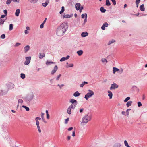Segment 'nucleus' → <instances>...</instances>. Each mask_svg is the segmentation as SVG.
<instances>
[{"label":"nucleus","instance_id":"nucleus-1","mask_svg":"<svg viewBox=\"0 0 147 147\" xmlns=\"http://www.w3.org/2000/svg\"><path fill=\"white\" fill-rule=\"evenodd\" d=\"M68 24L66 22L61 24L57 28L56 34L58 36H61L63 35L68 29Z\"/></svg>","mask_w":147,"mask_h":147},{"label":"nucleus","instance_id":"nucleus-2","mask_svg":"<svg viewBox=\"0 0 147 147\" xmlns=\"http://www.w3.org/2000/svg\"><path fill=\"white\" fill-rule=\"evenodd\" d=\"M91 118L92 116L90 114H88L85 115L82 118L81 122V125L83 126L86 125L91 120Z\"/></svg>","mask_w":147,"mask_h":147},{"label":"nucleus","instance_id":"nucleus-3","mask_svg":"<svg viewBox=\"0 0 147 147\" xmlns=\"http://www.w3.org/2000/svg\"><path fill=\"white\" fill-rule=\"evenodd\" d=\"M88 92L85 95L84 98L86 100H87L88 99L91 98L92 96L94 95V92L90 90H88Z\"/></svg>","mask_w":147,"mask_h":147},{"label":"nucleus","instance_id":"nucleus-4","mask_svg":"<svg viewBox=\"0 0 147 147\" xmlns=\"http://www.w3.org/2000/svg\"><path fill=\"white\" fill-rule=\"evenodd\" d=\"M113 73L114 74H115L116 72H117L118 74H121L123 71V69L122 68H120V69H119L115 67H113Z\"/></svg>","mask_w":147,"mask_h":147},{"label":"nucleus","instance_id":"nucleus-5","mask_svg":"<svg viewBox=\"0 0 147 147\" xmlns=\"http://www.w3.org/2000/svg\"><path fill=\"white\" fill-rule=\"evenodd\" d=\"M119 86L118 85L116 84L115 83H113L111 84V87L110 88V89L111 90L115 89L117 88Z\"/></svg>","mask_w":147,"mask_h":147},{"label":"nucleus","instance_id":"nucleus-6","mask_svg":"<svg viewBox=\"0 0 147 147\" xmlns=\"http://www.w3.org/2000/svg\"><path fill=\"white\" fill-rule=\"evenodd\" d=\"M31 59V57L30 56L26 57V61L24 62V65H28L30 62Z\"/></svg>","mask_w":147,"mask_h":147},{"label":"nucleus","instance_id":"nucleus-7","mask_svg":"<svg viewBox=\"0 0 147 147\" xmlns=\"http://www.w3.org/2000/svg\"><path fill=\"white\" fill-rule=\"evenodd\" d=\"M58 69V67L57 65H55V66L53 69L52 71L51 74L52 75L54 74L57 71V70Z\"/></svg>","mask_w":147,"mask_h":147},{"label":"nucleus","instance_id":"nucleus-8","mask_svg":"<svg viewBox=\"0 0 147 147\" xmlns=\"http://www.w3.org/2000/svg\"><path fill=\"white\" fill-rule=\"evenodd\" d=\"M112 147H122V146L120 143H116L113 145Z\"/></svg>","mask_w":147,"mask_h":147},{"label":"nucleus","instance_id":"nucleus-9","mask_svg":"<svg viewBox=\"0 0 147 147\" xmlns=\"http://www.w3.org/2000/svg\"><path fill=\"white\" fill-rule=\"evenodd\" d=\"M74 66V65L73 63L69 64L68 62H67L66 63V65H65L66 67L67 68H69L70 67H73Z\"/></svg>","mask_w":147,"mask_h":147},{"label":"nucleus","instance_id":"nucleus-10","mask_svg":"<svg viewBox=\"0 0 147 147\" xmlns=\"http://www.w3.org/2000/svg\"><path fill=\"white\" fill-rule=\"evenodd\" d=\"M108 93V96L109 97V98L110 99H111L113 97V93L110 90H108L107 91Z\"/></svg>","mask_w":147,"mask_h":147},{"label":"nucleus","instance_id":"nucleus-11","mask_svg":"<svg viewBox=\"0 0 147 147\" xmlns=\"http://www.w3.org/2000/svg\"><path fill=\"white\" fill-rule=\"evenodd\" d=\"M108 24L107 23L105 22L102 25V26L101 28V29L104 30L105 29V27H108Z\"/></svg>","mask_w":147,"mask_h":147},{"label":"nucleus","instance_id":"nucleus-12","mask_svg":"<svg viewBox=\"0 0 147 147\" xmlns=\"http://www.w3.org/2000/svg\"><path fill=\"white\" fill-rule=\"evenodd\" d=\"M24 52L26 53L30 50V47L29 45H27L24 47Z\"/></svg>","mask_w":147,"mask_h":147},{"label":"nucleus","instance_id":"nucleus-13","mask_svg":"<svg viewBox=\"0 0 147 147\" xmlns=\"http://www.w3.org/2000/svg\"><path fill=\"white\" fill-rule=\"evenodd\" d=\"M70 57V56L69 55H67L66 57H63L60 60L61 62H62L65 61L66 60L68 59Z\"/></svg>","mask_w":147,"mask_h":147},{"label":"nucleus","instance_id":"nucleus-14","mask_svg":"<svg viewBox=\"0 0 147 147\" xmlns=\"http://www.w3.org/2000/svg\"><path fill=\"white\" fill-rule=\"evenodd\" d=\"M80 4L78 3H77L75 5V8L76 10H79L80 8Z\"/></svg>","mask_w":147,"mask_h":147},{"label":"nucleus","instance_id":"nucleus-15","mask_svg":"<svg viewBox=\"0 0 147 147\" xmlns=\"http://www.w3.org/2000/svg\"><path fill=\"white\" fill-rule=\"evenodd\" d=\"M41 118L39 117H37L35 118V120L36 121V125H39V120H41Z\"/></svg>","mask_w":147,"mask_h":147},{"label":"nucleus","instance_id":"nucleus-16","mask_svg":"<svg viewBox=\"0 0 147 147\" xmlns=\"http://www.w3.org/2000/svg\"><path fill=\"white\" fill-rule=\"evenodd\" d=\"M88 33L86 32H83L81 34V36L83 37H85L88 35Z\"/></svg>","mask_w":147,"mask_h":147},{"label":"nucleus","instance_id":"nucleus-17","mask_svg":"<svg viewBox=\"0 0 147 147\" xmlns=\"http://www.w3.org/2000/svg\"><path fill=\"white\" fill-rule=\"evenodd\" d=\"M70 102L72 104H76V105H77V101L74 99H71L70 101Z\"/></svg>","mask_w":147,"mask_h":147},{"label":"nucleus","instance_id":"nucleus-18","mask_svg":"<svg viewBox=\"0 0 147 147\" xmlns=\"http://www.w3.org/2000/svg\"><path fill=\"white\" fill-rule=\"evenodd\" d=\"M77 53L79 56H80L83 54V51L82 50L78 51L77 52Z\"/></svg>","mask_w":147,"mask_h":147},{"label":"nucleus","instance_id":"nucleus-19","mask_svg":"<svg viewBox=\"0 0 147 147\" xmlns=\"http://www.w3.org/2000/svg\"><path fill=\"white\" fill-rule=\"evenodd\" d=\"M49 0H46L45 2L42 3V5L44 7H46L49 3Z\"/></svg>","mask_w":147,"mask_h":147},{"label":"nucleus","instance_id":"nucleus-20","mask_svg":"<svg viewBox=\"0 0 147 147\" xmlns=\"http://www.w3.org/2000/svg\"><path fill=\"white\" fill-rule=\"evenodd\" d=\"M116 42L115 40V39H113L111 40H110L109 42H108V45H110L111 44H113V43H114L115 42Z\"/></svg>","mask_w":147,"mask_h":147},{"label":"nucleus","instance_id":"nucleus-21","mask_svg":"<svg viewBox=\"0 0 147 147\" xmlns=\"http://www.w3.org/2000/svg\"><path fill=\"white\" fill-rule=\"evenodd\" d=\"M20 13V10L19 9H17L16 10L15 15L16 16L18 17L19 16V13Z\"/></svg>","mask_w":147,"mask_h":147},{"label":"nucleus","instance_id":"nucleus-22","mask_svg":"<svg viewBox=\"0 0 147 147\" xmlns=\"http://www.w3.org/2000/svg\"><path fill=\"white\" fill-rule=\"evenodd\" d=\"M140 9L142 11H144L145 10V8L144 4H142L140 6Z\"/></svg>","mask_w":147,"mask_h":147},{"label":"nucleus","instance_id":"nucleus-23","mask_svg":"<svg viewBox=\"0 0 147 147\" xmlns=\"http://www.w3.org/2000/svg\"><path fill=\"white\" fill-rule=\"evenodd\" d=\"M87 84H88V82H83L82 83L80 84V86L81 87H83L85 85Z\"/></svg>","mask_w":147,"mask_h":147},{"label":"nucleus","instance_id":"nucleus-24","mask_svg":"<svg viewBox=\"0 0 147 147\" xmlns=\"http://www.w3.org/2000/svg\"><path fill=\"white\" fill-rule=\"evenodd\" d=\"M39 58L40 59H42L45 56V55L44 53H39Z\"/></svg>","mask_w":147,"mask_h":147},{"label":"nucleus","instance_id":"nucleus-25","mask_svg":"<svg viewBox=\"0 0 147 147\" xmlns=\"http://www.w3.org/2000/svg\"><path fill=\"white\" fill-rule=\"evenodd\" d=\"M80 94L79 93L78 91H76L74 94L73 95L75 97H78L79 96Z\"/></svg>","mask_w":147,"mask_h":147},{"label":"nucleus","instance_id":"nucleus-26","mask_svg":"<svg viewBox=\"0 0 147 147\" xmlns=\"http://www.w3.org/2000/svg\"><path fill=\"white\" fill-rule=\"evenodd\" d=\"M73 16V14H72L71 15H69V14H66V15H65V16H63V17L64 18H70L72 17Z\"/></svg>","mask_w":147,"mask_h":147},{"label":"nucleus","instance_id":"nucleus-27","mask_svg":"<svg viewBox=\"0 0 147 147\" xmlns=\"http://www.w3.org/2000/svg\"><path fill=\"white\" fill-rule=\"evenodd\" d=\"M71 108L69 107L67 109V113L69 114L70 115L71 113Z\"/></svg>","mask_w":147,"mask_h":147},{"label":"nucleus","instance_id":"nucleus-28","mask_svg":"<svg viewBox=\"0 0 147 147\" xmlns=\"http://www.w3.org/2000/svg\"><path fill=\"white\" fill-rule=\"evenodd\" d=\"M31 3L33 4L36 3L38 1V0H28Z\"/></svg>","mask_w":147,"mask_h":147},{"label":"nucleus","instance_id":"nucleus-29","mask_svg":"<svg viewBox=\"0 0 147 147\" xmlns=\"http://www.w3.org/2000/svg\"><path fill=\"white\" fill-rule=\"evenodd\" d=\"M77 105H76V104H72L71 105H70L69 107L71 108L74 110L75 108V107Z\"/></svg>","mask_w":147,"mask_h":147},{"label":"nucleus","instance_id":"nucleus-30","mask_svg":"<svg viewBox=\"0 0 147 147\" xmlns=\"http://www.w3.org/2000/svg\"><path fill=\"white\" fill-rule=\"evenodd\" d=\"M15 87V85L13 83H11L10 84V86L9 89H13Z\"/></svg>","mask_w":147,"mask_h":147},{"label":"nucleus","instance_id":"nucleus-31","mask_svg":"<svg viewBox=\"0 0 147 147\" xmlns=\"http://www.w3.org/2000/svg\"><path fill=\"white\" fill-rule=\"evenodd\" d=\"M132 101H129L126 104V106L127 107H128L129 106H131L132 103Z\"/></svg>","mask_w":147,"mask_h":147},{"label":"nucleus","instance_id":"nucleus-32","mask_svg":"<svg viewBox=\"0 0 147 147\" xmlns=\"http://www.w3.org/2000/svg\"><path fill=\"white\" fill-rule=\"evenodd\" d=\"M124 144L125 145L126 147H131V146H129V145L128 144L127 142V141L126 140H125L124 141Z\"/></svg>","mask_w":147,"mask_h":147},{"label":"nucleus","instance_id":"nucleus-33","mask_svg":"<svg viewBox=\"0 0 147 147\" xmlns=\"http://www.w3.org/2000/svg\"><path fill=\"white\" fill-rule=\"evenodd\" d=\"M124 144L125 145L126 147H131V146H129V145L128 144L127 142V141L126 140H125L124 141Z\"/></svg>","mask_w":147,"mask_h":147},{"label":"nucleus","instance_id":"nucleus-34","mask_svg":"<svg viewBox=\"0 0 147 147\" xmlns=\"http://www.w3.org/2000/svg\"><path fill=\"white\" fill-rule=\"evenodd\" d=\"M124 144L125 145L126 147H131V146H129V145L128 144L127 142V141L126 140H125L124 141Z\"/></svg>","mask_w":147,"mask_h":147},{"label":"nucleus","instance_id":"nucleus-35","mask_svg":"<svg viewBox=\"0 0 147 147\" xmlns=\"http://www.w3.org/2000/svg\"><path fill=\"white\" fill-rule=\"evenodd\" d=\"M124 144L125 145L126 147H131V146H129V145L128 144L127 142V141L126 140H125L124 141Z\"/></svg>","mask_w":147,"mask_h":147},{"label":"nucleus","instance_id":"nucleus-36","mask_svg":"<svg viewBox=\"0 0 147 147\" xmlns=\"http://www.w3.org/2000/svg\"><path fill=\"white\" fill-rule=\"evenodd\" d=\"M101 61L103 63H107L108 62L107 60L105 58H102L101 59Z\"/></svg>","mask_w":147,"mask_h":147},{"label":"nucleus","instance_id":"nucleus-37","mask_svg":"<svg viewBox=\"0 0 147 147\" xmlns=\"http://www.w3.org/2000/svg\"><path fill=\"white\" fill-rule=\"evenodd\" d=\"M22 107L25 108L26 111H28L30 110L29 108L26 106L23 105L22 106Z\"/></svg>","mask_w":147,"mask_h":147},{"label":"nucleus","instance_id":"nucleus-38","mask_svg":"<svg viewBox=\"0 0 147 147\" xmlns=\"http://www.w3.org/2000/svg\"><path fill=\"white\" fill-rule=\"evenodd\" d=\"M106 5L107 6H109L111 5V3L109 0H106Z\"/></svg>","mask_w":147,"mask_h":147},{"label":"nucleus","instance_id":"nucleus-39","mask_svg":"<svg viewBox=\"0 0 147 147\" xmlns=\"http://www.w3.org/2000/svg\"><path fill=\"white\" fill-rule=\"evenodd\" d=\"M53 64H54V62H50L48 61H47L46 62V65H47Z\"/></svg>","mask_w":147,"mask_h":147},{"label":"nucleus","instance_id":"nucleus-40","mask_svg":"<svg viewBox=\"0 0 147 147\" xmlns=\"http://www.w3.org/2000/svg\"><path fill=\"white\" fill-rule=\"evenodd\" d=\"M13 24H10L9 26V30L10 31H11L13 29Z\"/></svg>","mask_w":147,"mask_h":147},{"label":"nucleus","instance_id":"nucleus-41","mask_svg":"<svg viewBox=\"0 0 147 147\" xmlns=\"http://www.w3.org/2000/svg\"><path fill=\"white\" fill-rule=\"evenodd\" d=\"M100 11L104 13L106 11V10L103 7H101L100 8Z\"/></svg>","mask_w":147,"mask_h":147},{"label":"nucleus","instance_id":"nucleus-42","mask_svg":"<svg viewBox=\"0 0 147 147\" xmlns=\"http://www.w3.org/2000/svg\"><path fill=\"white\" fill-rule=\"evenodd\" d=\"M85 17V18H87V14L86 13H85V14H82L81 15V18H84Z\"/></svg>","mask_w":147,"mask_h":147},{"label":"nucleus","instance_id":"nucleus-43","mask_svg":"<svg viewBox=\"0 0 147 147\" xmlns=\"http://www.w3.org/2000/svg\"><path fill=\"white\" fill-rule=\"evenodd\" d=\"M57 86L59 87L60 89H61L64 86V85L63 84H62L61 85L58 84Z\"/></svg>","mask_w":147,"mask_h":147},{"label":"nucleus","instance_id":"nucleus-44","mask_svg":"<svg viewBox=\"0 0 147 147\" xmlns=\"http://www.w3.org/2000/svg\"><path fill=\"white\" fill-rule=\"evenodd\" d=\"M36 126H37V128L38 129V132L40 133H41V129H40V127L39 126V125H36Z\"/></svg>","mask_w":147,"mask_h":147},{"label":"nucleus","instance_id":"nucleus-45","mask_svg":"<svg viewBox=\"0 0 147 147\" xmlns=\"http://www.w3.org/2000/svg\"><path fill=\"white\" fill-rule=\"evenodd\" d=\"M130 98L129 97H127L124 100V102H127L128 100H129Z\"/></svg>","mask_w":147,"mask_h":147},{"label":"nucleus","instance_id":"nucleus-46","mask_svg":"<svg viewBox=\"0 0 147 147\" xmlns=\"http://www.w3.org/2000/svg\"><path fill=\"white\" fill-rule=\"evenodd\" d=\"M20 77L22 79H24L25 77V76L24 74H21L20 75Z\"/></svg>","mask_w":147,"mask_h":147},{"label":"nucleus","instance_id":"nucleus-47","mask_svg":"<svg viewBox=\"0 0 147 147\" xmlns=\"http://www.w3.org/2000/svg\"><path fill=\"white\" fill-rule=\"evenodd\" d=\"M11 1H12V0H7L6 2V4L7 5L10 4L11 3Z\"/></svg>","mask_w":147,"mask_h":147},{"label":"nucleus","instance_id":"nucleus-48","mask_svg":"<svg viewBox=\"0 0 147 147\" xmlns=\"http://www.w3.org/2000/svg\"><path fill=\"white\" fill-rule=\"evenodd\" d=\"M21 43L18 42L16 43L15 45H14V46L15 47H17L21 45Z\"/></svg>","mask_w":147,"mask_h":147},{"label":"nucleus","instance_id":"nucleus-49","mask_svg":"<svg viewBox=\"0 0 147 147\" xmlns=\"http://www.w3.org/2000/svg\"><path fill=\"white\" fill-rule=\"evenodd\" d=\"M4 22V21L3 20L0 19V24H3Z\"/></svg>","mask_w":147,"mask_h":147},{"label":"nucleus","instance_id":"nucleus-50","mask_svg":"<svg viewBox=\"0 0 147 147\" xmlns=\"http://www.w3.org/2000/svg\"><path fill=\"white\" fill-rule=\"evenodd\" d=\"M131 110V109H127L126 111V112L127 113V116L129 115V112L130 110Z\"/></svg>","mask_w":147,"mask_h":147},{"label":"nucleus","instance_id":"nucleus-51","mask_svg":"<svg viewBox=\"0 0 147 147\" xmlns=\"http://www.w3.org/2000/svg\"><path fill=\"white\" fill-rule=\"evenodd\" d=\"M142 105L141 103L140 102H138V106L139 107H140L142 106Z\"/></svg>","mask_w":147,"mask_h":147},{"label":"nucleus","instance_id":"nucleus-52","mask_svg":"<svg viewBox=\"0 0 147 147\" xmlns=\"http://www.w3.org/2000/svg\"><path fill=\"white\" fill-rule=\"evenodd\" d=\"M5 37V35L4 34H2L1 36V38L2 39H4Z\"/></svg>","mask_w":147,"mask_h":147},{"label":"nucleus","instance_id":"nucleus-53","mask_svg":"<svg viewBox=\"0 0 147 147\" xmlns=\"http://www.w3.org/2000/svg\"><path fill=\"white\" fill-rule=\"evenodd\" d=\"M61 76V74H59L56 78L57 80H59L60 77Z\"/></svg>","mask_w":147,"mask_h":147},{"label":"nucleus","instance_id":"nucleus-54","mask_svg":"<svg viewBox=\"0 0 147 147\" xmlns=\"http://www.w3.org/2000/svg\"><path fill=\"white\" fill-rule=\"evenodd\" d=\"M23 100H22L20 99L18 100V102L19 103H22L23 102Z\"/></svg>","mask_w":147,"mask_h":147},{"label":"nucleus","instance_id":"nucleus-55","mask_svg":"<svg viewBox=\"0 0 147 147\" xmlns=\"http://www.w3.org/2000/svg\"><path fill=\"white\" fill-rule=\"evenodd\" d=\"M69 118H67L66 119H65V124H67V123L68 121H69Z\"/></svg>","mask_w":147,"mask_h":147},{"label":"nucleus","instance_id":"nucleus-56","mask_svg":"<svg viewBox=\"0 0 147 147\" xmlns=\"http://www.w3.org/2000/svg\"><path fill=\"white\" fill-rule=\"evenodd\" d=\"M112 1L113 4L115 5L116 4V2L115 0H111Z\"/></svg>","mask_w":147,"mask_h":147},{"label":"nucleus","instance_id":"nucleus-57","mask_svg":"<svg viewBox=\"0 0 147 147\" xmlns=\"http://www.w3.org/2000/svg\"><path fill=\"white\" fill-rule=\"evenodd\" d=\"M140 2V0H136V4H139Z\"/></svg>","mask_w":147,"mask_h":147},{"label":"nucleus","instance_id":"nucleus-58","mask_svg":"<svg viewBox=\"0 0 147 147\" xmlns=\"http://www.w3.org/2000/svg\"><path fill=\"white\" fill-rule=\"evenodd\" d=\"M44 24L43 23H42L40 26V28L41 29L42 28L44 27Z\"/></svg>","mask_w":147,"mask_h":147},{"label":"nucleus","instance_id":"nucleus-59","mask_svg":"<svg viewBox=\"0 0 147 147\" xmlns=\"http://www.w3.org/2000/svg\"><path fill=\"white\" fill-rule=\"evenodd\" d=\"M4 13L5 14L6 16L7 15V11L6 10H4Z\"/></svg>","mask_w":147,"mask_h":147},{"label":"nucleus","instance_id":"nucleus-60","mask_svg":"<svg viewBox=\"0 0 147 147\" xmlns=\"http://www.w3.org/2000/svg\"><path fill=\"white\" fill-rule=\"evenodd\" d=\"M50 116L49 114H46V118L47 119H49Z\"/></svg>","mask_w":147,"mask_h":147},{"label":"nucleus","instance_id":"nucleus-61","mask_svg":"<svg viewBox=\"0 0 147 147\" xmlns=\"http://www.w3.org/2000/svg\"><path fill=\"white\" fill-rule=\"evenodd\" d=\"M24 33L26 34H27L29 33V32L27 30H26L24 31Z\"/></svg>","mask_w":147,"mask_h":147},{"label":"nucleus","instance_id":"nucleus-62","mask_svg":"<svg viewBox=\"0 0 147 147\" xmlns=\"http://www.w3.org/2000/svg\"><path fill=\"white\" fill-rule=\"evenodd\" d=\"M67 140H69L71 139V137L70 136H68L67 137Z\"/></svg>","mask_w":147,"mask_h":147},{"label":"nucleus","instance_id":"nucleus-63","mask_svg":"<svg viewBox=\"0 0 147 147\" xmlns=\"http://www.w3.org/2000/svg\"><path fill=\"white\" fill-rule=\"evenodd\" d=\"M6 16L5 15H2L1 16V18H4Z\"/></svg>","mask_w":147,"mask_h":147},{"label":"nucleus","instance_id":"nucleus-64","mask_svg":"<svg viewBox=\"0 0 147 147\" xmlns=\"http://www.w3.org/2000/svg\"><path fill=\"white\" fill-rule=\"evenodd\" d=\"M84 110V109L83 108L81 109L80 110V113H82Z\"/></svg>","mask_w":147,"mask_h":147}]
</instances>
